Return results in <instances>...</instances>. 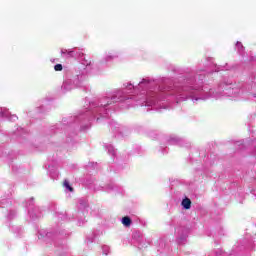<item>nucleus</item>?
<instances>
[{
  "label": "nucleus",
  "mask_w": 256,
  "mask_h": 256,
  "mask_svg": "<svg viewBox=\"0 0 256 256\" xmlns=\"http://www.w3.org/2000/svg\"><path fill=\"white\" fill-rule=\"evenodd\" d=\"M181 205L186 210L191 209V199H189V198L183 199Z\"/></svg>",
  "instance_id": "1"
},
{
  "label": "nucleus",
  "mask_w": 256,
  "mask_h": 256,
  "mask_svg": "<svg viewBox=\"0 0 256 256\" xmlns=\"http://www.w3.org/2000/svg\"><path fill=\"white\" fill-rule=\"evenodd\" d=\"M63 185H64V187H66V189H68L71 193H73L74 189H73V187H71V185L69 184V181L64 180Z\"/></svg>",
  "instance_id": "3"
},
{
  "label": "nucleus",
  "mask_w": 256,
  "mask_h": 256,
  "mask_svg": "<svg viewBox=\"0 0 256 256\" xmlns=\"http://www.w3.org/2000/svg\"><path fill=\"white\" fill-rule=\"evenodd\" d=\"M131 218H129V216H124L122 218V225H124V227H131Z\"/></svg>",
  "instance_id": "2"
},
{
  "label": "nucleus",
  "mask_w": 256,
  "mask_h": 256,
  "mask_svg": "<svg viewBox=\"0 0 256 256\" xmlns=\"http://www.w3.org/2000/svg\"><path fill=\"white\" fill-rule=\"evenodd\" d=\"M54 69H55V71H63V65H61V64H56V65L54 66Z\"/></svg>",
  "instance_id": "4"
}]
</instances>
